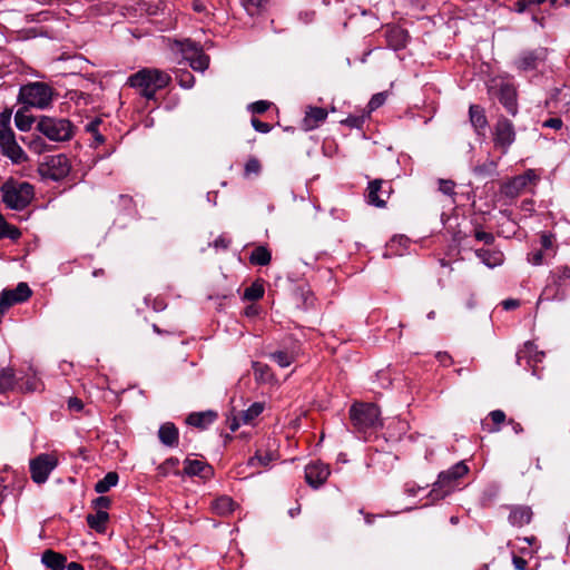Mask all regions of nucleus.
Segmentation results:
<instances>
[{"label":"nucleus","mask_w":570,"mask_h":570,"mask_svg":"<svg viewBox=\"0 0 570 570\" xmlns=\"http://www.w3.org/2000/svg\"><path fill=\"white\" fill-rule=\"evenodd\" d=\"M170 81V75L163 70L142 68L128 78L127 85L137 89L141 97L153 100L156 92L169 86Z\"/></svg>","instance_id":"1"},{"label":"nucleus","mask_w":570,"mask_h":570,"mask_svg":"<svg viewBox=\"0 0 570 570\" xmlns=\"http://www.w3.org/2000/svg\"><path fill=\"white\" fill-rule=\"evenodd\" d=\"M469 473V466L464 461H460L445 471L439 473L436 481L432 484V489L428 498L432 502L443 500L454 491L460 489L461 479Z\"/></svg>","instance_id":"2"},{"label":"nucleus","mask_w":570,"mask_h":570,"mask_svg":"<svg viewBox=\"0 0 570 570\" xmlns=\"http://www.w3.org/2000/svg\"><path fill=\"white\" fill-rule=\"evenodd\" d=\"M570 296V265L562 264L552 268L547 277L539 302H563Z\"/></svg>","instance_id":"3"},{"label":"nucleus","mask_w":570,"mask_h":570,"mask_svg":"<svg viewBox=\"0 0 570 570\" xmlns=\"http://www.w3.org/2000/svg\"><path fill=\"white\" fill-rule=\"evenodd\" d=\"M2 203L10 209L23 210L35 197V187L28 181L9 179L0 187Z\"/></svg>","instance_id":"4"},{"label":"nucleus","mask_w":570,"mask_h":570,"mask_svg":"<svg viewBox=\"0 0 570 570\" xmlns=\"http://www.w3.org/2000/svg\"><path fill=\"white\" fill-rule=\"evenodd\" d=\"M55 89L47 82L32 81L19 89L18 101L24 108L47 109L55 97Z\"/></svg>","instance_id":"5"},{"label":"nucleus","mask_w":570,"mask_h":570,"mask_svg":"<svg viewBox=\"0 0 570 570\" xmlns=\"http://www.w3.org/2000/svg\"><path fill=\"white\" fill-rule=\"evenodd\" d=\"M350 420L360 433L376 431L382 426L381 411L374 403H355L350 409Z\"/></svg>","instance_id":"6"},{"label":"nucleus","mask_w":570,"mask_h":570,"mask_svg":"<svg viewBox=\"0 0 570 570\" xmlns=\"http://www.w3.org/2000/svg\"><path fill=\"white\" fill-rule=\"evenodd\" d=\"M36 130L51 141H68L73 137L75 126L67 118L40 116L36 124Z\"/></svg>","instance_id":"7"},{"label":"nucleus","mask_w":570,"mask_h":570,"mask_svg":"<svg viewBox=\"0 0 570 570\" xmlns=\"http://www.w3.org/2000/svg\"><path fill=\"white\" fill-rule=\"evenodd\" d=\"M11 116L12 111L8 108L0 112V147L4 156L18 164L26 159V155L16 141V136L11 128Z\"/></svg>","instance_id":"8"},{"label":"nucleus","mask_w":570,"mask_h":570,"mask_svg":"<svg viewBox=\"0 0 570 570\" xmlns=\"http://www.w3.org/2000/svg\"><path fill=\"white\" fill-rule=\"evenodd\" d=\"M517 139L513 122L504 116H500L492 128V141L495 149L502 155L508 154Z\"/></svg>","instance_id":"9"},{"label":"nucleus","mask_w":570,"mask_h":570,"mask_svg":"<svg viewBox=\"0 0 570 570\" xmlns=\"http://www.w3.org/2000/svg\"><path fill=\"white\" fill-rule=\"evenodd\" d=\"M490 94L498 98L511 116L518 114V94L513 82L504 79L494 80Z\"/></svg>","instance_id":"10"},{"label":"nucleus","mask_w":570,"mask_h":570,"mask_svg":"<svg viewBox=\"0 0 570 570\" xmlns=\"http://www.w3.org/2000/svg\"><path fill=\"white\" fill-rule=\"evenodd\" d=\"M70 170L71 164L63 154L47 157L46 161L39 167L40 175L53 181L62 180L69 175Z\"/></svg>","instance_id":"11"},{"label":"nucleus","mask_w":570,"mask_h":570,"mask_svg":"<svg viewBox=\"0 0 570 570\" xmlns=\"http://www.w3.org/2000/svg\"><path fill=\"white\" fill-rule=\"evenodd\" d=\"M57 465L58 459L52 453H41L31 459L29 470L32 481L37 484L45 483Z\"/></svg>","instance_id":"12"},{"label":"nucleus","mask_w":570,"mask_h":570,"mask_svg":"<svg viewBox=\"0 0 570 570\" xmlns=\"http://www.w3.org/2000/svg\"><path fill=\"white\" fill-rule=\"evenodd\" d=\"M392 193V185L383 179H373L368 181L365 198L368 205L377 208H384Z\"/></svg>","instance_id":"13"},{"label":"nucleus","mask_w":570,"mask_h":570,"mask_svg":"<svg viewBox=\"0 0 570 570\" xmlns=\"http://www.w3.org/2000/svg\"><path fill=\"white\" fill-rule=\"evenodd\" d=\"M32 291L27 283H19L14 289H3L0 294V309L8 311L14 304L28 301Z\"/></svg>","instance_id":"14"},{"label":"nucleus","mask_w":570,"mask_h":570,"mask_svg":"<svg viewBox=\"0 0 570 570\" xmlns=\"http://www.w3.org/2000/svg\"><path fill=\"white\" fill-rule=\"evenodd\" d=\"M331 474L330 466L322 462H313L305 468V480L314 489L322 487Z\"/></svg>","instance_id":"15"},{"label":"nucleus","mask_w":570,"mask_h":570,"mask_svg":"<svg viewBox=\"0 0 570 570\" xmlns=\"http://www.w3.org/2000/svg\"><path fill=\"white\" fill-rule=\"evenodd\" d=\"M547 58L546 48H537L534 50L523 51L518 58L517 66L519 69L529 71L538 68L539 63Z\"/></svg>","instance_id":"16"},{"label":"nucleus","mask_w":570,"mask_h":570,"mask_svg":"<svg viewBox=\"0 0 570 570\" xmlns=\"http://www.w3.org/2000/svg\"><path fill=\"white\" fill-rule=\"evenodd\" d=\"M508 508L510 510L508 520L511 525L521 528L531 522L533 512L529 505L514 504Z\"/></svg>","instance_id":"17"},{"label":"nucleus","mask_w":570,"mask_h":570,"mask_svg":"<svg viewBox=\"0 0 570 570\" xmlns=\"http://www.w3.org/2000/svg\"><path fill=\"white\" fill-rule=\"evenodd\" d=\"M184 473L189 476L209 479L214 474V469L205 461L186 459L184 461Z\"/></svg>","instance_id":"18"},{"label":"nucleus","mask_w":570,"mask_h":570,"mask_svg":"<svg viewBox=\"0 0 570 570\" xmlns=\"http://www.w3.org/2000/svg\"><path fill=\"white\" fill-rule=\"evenodd\" d=\"M327 118L326 109L322 107H308L302 121L304 130H313Z\"/></svg>","instance_id":"19"},{"label":"nucleus","mask_w":570,"mask_h":570,"mask_svg":"<svg viewBox=\"0 0 570 570\" xmlns=\"http://www.w3.org/2000/svg\"><path fill=\"white\" fill-rule=\"evenodd\" d=\"M217 412L213 410L204 412H193L187 416L186 423L191 426L204 430L208 428L212 423H214L217 420Z\"/></svg>","instance_id":"20"},{"label":"nucleus","mask_w":570,"mask_h":570,"mask_svg":"<svg viewBox=\"0 0 570 570\" xmlns=\"http://www.w3.org/2000/svg\"><path fill=\"white\" fill-rule=\"evenodd\" d=\"M158 438L161 444L169 448H176L178 445L179 431L174 423L166 422L160 425L158 430Z\"/></svg>","instance_id":"21"},{"label":"nucleus","mask_w":570,"mask_h":570,"mask_svg":"<svg viewBox=\"0 0 570 570\" xmlns=\"http://www.w3.org/2000/svg\"><path fill=\"white\" fill-rule=\"evenodd\" d=\"M475 256L488 267L494 268L501 266L504 262V255L499 249L479 248L474 250Z\"/></svg>","instance_id":"22"},{"label":"nucleus","mask_w":570,"mask_h":570,"mask_svg":"<svg viewBox=\"0 0 570 570\" xmlns=\"http://www.w3.org/2000/svg\"><path fill=\"white\" fill-rule=\"evenodd\" d=\"M469 118L475 132L478 135H484V130L488 127L484 108L480 105H471L469 108Z\"/></svg>","instance_id":"23"},{"label":"nucleus","mask_w":570,"mask_h":570,"mask_svg":"<svg viewBox=\"0 0 570 570\" xmlns=\"http://www.w3.org/2000/svg\"><path fill=\"white\" fill-rule=\"evenodd\" d=\"M491 422L488 420L482 421V430L488 433H495L501 430V425L505 422L507 415L502 410L491 411L488 415Z\"/></svg>","instance_id":"24"},{"label":"nucleus","mask_w":570,"mask_h":570,"mask_svg":"<svg viewBox=\"0 0 570 570\" xmlns=\"http://www.w3.org/2000/svg\"><path fill=\"white\" fill-rule=\"evenodd\" d=\"M42 563L51 570H63L66 567L67 558L53 550H46L41 557Z\"/></svg>","instance_id":"25"},{"label":"nucleus","mask_w":570,"mask_h":570,"mask_svg":"<svg viewBox=\"0 0 570 570\" xmlns=\"http://www.w3.org/2000/svg\"><path fill=\"white\" fill-rule=\"evenodd\" d=\"M387 43L394 50H400L406 46L407 32L401 28L394 27L386 31Z\"/></svg>","instance_id":"26"},{"label":"nucleus","mask_w":570,"mask_h":570,"mask_svg":"<svg viewBox=\"0 0 570 570\" xmlns=\"http://www.w3.org/2000/svg\"><path fill=\"white\" fill-rule=\"evenodd\" d=\"M109 520V514L106 511H97L96 513H90L86 517L87 524L89 528L94 529L98 533H105L107 529V522Z\"/></svg>","instance_id":"27"},{"label":"nucleus","mask_w":570,"mask_h":570,"mask_svg":"<svg viewBox=\"0 0 570 570\" xmlns=\"http://www.w3.org/2000/svg\"><path fill=\"white\" fill-rule=\"evenodd\" d=\"M272 261V253L266 246H257L249 256V263L255 266H267Z\"/></svg>","instance_id":"28"},{"label":"nucleus","mask_w":570,"mask_h":570,"mask_svg":"<svg viewBox=\"0 0 570 570\" xmlns=\"http://www.w3.org/2000/svg\"><path fill=\"white\" fill-rule=\"evenodd\" d=\"M544 356L543 352L534 353V345L530 342L524 344V347L517 353V363L522 365V361L527 360V363H530V360L534 362H540Z\"/></svg>","instance_id":"29"},{"label":"nucleus","mask_w":570,"mask_h":570,"mask_svg":"<svg viewBox=\"0 0 570 570\" xmlns=\"http://www.w3.org/2000/svg\"><path fill=\"white\" fill-rule=\"evenodd\" d=\"M212 509L218 515H227L234 510V501L226 495L219 497L213 501Z\"/></svg>","instance_id":"30"},{"label":"nucleus","mask_w":570,"mask_h":570,"mask_svg":"<svg viewBox=\"0 0 570 570\" xmlns=\"http://www.w3.org/2000/svg\"><path fill=\"white\" fill-rule=\"evenodd\" d=\"M21 237V232L18 227L9 224L6 218L0 215V239L9 238L18 240Z\"/></svg>","instance_id":"31"},{"label":"nucleus","mask_w":570,"mask_h":570,"mask_svg":"<svg viewBox=\"0 0 570 570\" xmlns=\"http://www.w3.org/2000/svg\"><path fill=\"white\" fill-rule=\"evenodd\" d=\"M180 51L183 53V57L189 61L191 60L194 57H197L198 53H202L204 50H203V47L190 40V39H185L184 41H181L180 43Z\"/></svg>","instance_id":"32"},{"label":"nucleus","mask_w":570,"mask_h":570,"mask_svg":"<svg viewBox=\"0 0 570 570\" xmlns=\"http://www.w3.org/2000/svg\"><path fill=\"white\" fill-rule=\"evenodd\" d=\"M119 476L117 472H108L101 480H99L95 484V491L97 493H106L110 490V488L115 487L118 483Z\"/></svg>","instance_id":"33"},{"label":"nucleus","mask_w":570,"mask_h":570,"mask_svg":"<svg viewBox=\"0 0 570 570\" xmlns=\"http://www.w3.org/2000/svg\"><path fill=\"white\" fill-rule=\"evenodd\" d=\"M277 456V453L274 451L262 453L261 450H257L255 455L248 460V465L255 466L258 464L261 466H267L272 461H275Z\"/></svg>","instance_id":"34"},{"label":"nucleus","mask_w":570,"mask_h":570,"mask_svg":"<svg viewBox=\"0 0 570 570\" xmlns=\"http://www.w3.org/2000/svg\"><path fill=\"white\" fill-rule=\"evenodd\" d=\"M33 116L28 115L23 109H19L14 115L16 127L21 131H28L31 129L32 124L37 121Z\"/></svg>","instance_id":"35"},{"label":"nucleus","mask_w":570,"mask_h":570,"mask_svg":"<svg viewBox=\"0 0 570 570\" xmlns=\"http://www.w3.org/2000/svg\"><path fill=\"white\" fill-rule=\"evenodd\" d=\"M263 410L264 404L261 402H255L247 410L239 411L238 413L243 424H249L262 414Z\"/></svg>","instance_id":"36"},{"label":"nucleus","mask_w":570,"mask_h":570,"mask_svg":"<svg viewBox=\"0 0 570 570\" xmlns=\"http://www.w3.org/2000/svg\"><path fill=\"white\" fill-rule=\"evenodd\" d=\"M16 384L14 371L11 367L0 370V393H4L13 389Z\"/></svg>","instance_id":"37"},{"label":"nucleus","mask_w":570,"mask_h":570,"mask_svg":"<svg viewBox=\"0 0 570 570\" xmlns=\"http://www.w3.org/2000/svg\"><path fill=\"white\" fill-rule=\"evenodd\" d=\"M498 167V161L493 159H488L483 164L476 165L473 168V174L478 177H491L495 174Z\"/></svg>","instance_id":"38"},{"label":"nucleus","mask_w":570,"mask_h":570,"mask_svg":"<svg viewBox=\"0 0 570 570\" xmlns=\"http://www.w3.org/2000/svg\"><path fill=\"white\" fill-rule=\"evenodd\" d=\"M22 142L28 146V148L36 153V154H42L47 150V144L45 142L43 138L40 136L31 135L29 137H22Z\"/></svg>","instance_id":"39"},{"label":"nucleus","mask_w":570,"mask_h":570,"mask_svg":"<svg viewBox=\"0 0 570 570\" xmlns=\"http://www.w3.org/2000/svg\"><path fill=\"white\" fill-rule=\"evenodd\" d=\"M527 187L525 178L515 176L504 186V194L510 197L518 196Z\"/></svg>","instance_id":"40"},{"label":"nucleus","mask_w":570,"mask_h":570,"mask_svg":"<svg viewBox=\"0 0 570 570\" xmlns=\"http://www.w3.org/2000/svg\"><path fill=\"white\" fill-rule=\"evenodd\" d=\"M252 368L256 381L268 382L272 379L271 367L267 364L253 362Z\"/></svg>","instance_id":"41"},{"label":"nucleus","mask_w":570,"mask_h":570,"mask_svg":"<svg viewBox=\"0 0 570 570\" xmlns=\"http://www.w3.org/2000/svg\"><path fill=\"white\" fill-rule=\"evenodd\" d=\"M268 356L281 367H287L295 361V354L288 351H276Z\"/></svg>","instance_id":"42"},{"label":"nucleus","mask_w":570,"mask_h":570,"mask_svg":"<svg viewBox=\"0 0 570 570\" xmlns=\"http://www.w3.org/2000/svg\"><path fill=\"white\" fill-rule=\"evenodd\" d=\"M264 286L259 282L252 283L250 286L246 287L244 291L243 298L246 301H258L264 296Z\"/></svg>","instance_id":"43"},{"label":"nucleus","mask_w":570,"mask_h":570,"mask_svg":"<svg viewBox=\"0 0 570 570\" xmlns=\"http://www.w3.org/2000/svg\"><path fill=\"white\" fill-rule=\"evenodd\" d=\"M262 171V164L258 158L249 157L244 166V177L258 176Z\"/></svg>","instance_id":"44"},{"label":"nucleus","mask_w":570,"mask_h":570,"mask_svg":"<svg viewBox=\"0 0 570 570\" xmlns=\"http://www.w3.org/2000/svg\"><path fill=\"white\" fill-rule=\"evenodd\" d=\"M102 120L100 118H95L90 122L86 125V131L90 132L94 137V140L97 145L105 142V137L99 132V126Z\"/></svg>","instance_id":"45"},{"label":"nucleus","mask_w":570,"mask_h":570,"mask_svg":"<svg viewBox=\"0 0 570 570\" xmlns=\"http://www.w3.org/2000/svg\"><path fill=\"white\" fill-rule=\"evenodd\" d=\"M189 66L196 71H205L209 66V57L203 51L188 61Z\"/></svg>","instance_id":"46"},{"label":"nucleus","mask_w":570,"mask_h":570,"mask_svg":"<svg viewBox=\"0 0 570 570\" xmlns=\"http://www.w3.org/2000/svg\"><path fill=\"white\" fill-rule=\"evenodd\" d=\"M266 0H243V6L249 16H256L261 12Z\"/></svg>","instance_id":"47"},{"label":"nucleus","mask_w":570,"mask_h":570,"mask_svg":"<svg viewBox=\"0 0 570 570\" xmlns=\"http://www.w3.org/2000/svg\"><path fill=\"white\" fill-rule=\"evenodd\" d=\"M177 80L179 86L185 89H190L195 85V77L188 70H180L177 75Z\"/></svg>","instance_id":"48"},{"label":"nucleus","mask_w":570,"mask_h":570,"mask_svg":"<svg viewBox=\"0 0 570 570\" xmlns=\"http://www.w3.org/2000/svg\"><path fill=\"white\" fill-rule=\"evenodd\" d=\"M178 465H179V460L177 458L171 456L158 466V474L166 476L171 471L177 469Z\"/></svg>","instance_id":"49"},{"label":"nucleus","mask_w":570,"mask_h":570,"mask_svg":"<svg viewBox=\"0 0 570 570\" xmlns=\"http://www.w3.org/2000/svg\"><path fill=\"white\" fill-rule=\"evenodd\" d=\"M116 204L122 212L127 213H130L135 207L132 197L125 194H120L117 196Z\"/></svg>","instance_id":"50"},{"label":"nucleus","mask_w":570,"mask_h":570,"mask_svg":"<svg viewBox=\"0 0 570 570\" xmlns=\"http://www.w3.org/2000/svg\"><path fill=\"white\" fill-rule=\"evenodd\" d=\"M386 92H377L373 95L367 104L368 111L372 112L380 108L381 106H383L386 100Z\"/></svg>","instance_id":"51"},{"label":"nucleus","mask_w":570,"mask_h":570,"mask_svg":"<svg viewBox=\"0 0 570 570\" xmlns=\"http://www.w3.org/2000/svg\"><path fill=\"white\" fill-rule=\"evenodd\" d=\"M272 106V102L267 100H258L248 106V110L252 111L254 115H262L266 112Z\"/></svg>","instance_id":"52"},{"label":"nucleus","mask_w":570,"mask_h":570,"mask_svg":"<svg viewBox=\"0 0 570 570\" xmlns=\"http://www.w3.org/2000/svg\"><path fill=\"white\" fill-rule=\"evenodd\" d=\"M474 237L479 242H483L485 245H492L494 243V235L481 229L474 230Z\"/></svg>","instance_id":"53"},{"label":"nucleus","mask_w":570,"mask_h":570,"mask_svg":"<svg viewBox=\"0 0 570 570\" xmlns=\"http://www.w3.org/2000/svg\"><path fill=\"white\" fill-rule=\"evenodd\" d=\"M250 124L256 131L262 134H267L272 130V126L269 124L264 122L256 117L252 118Z\"/></svg>","instance_id":"54"},{"label":"nucleus","mask_w":570,"mask_h":570,"mask_svg":"<svg viewBox=\"0 0 570 570\" xmlns=\"http://www.w3.org/2000/svg\"><path fill=\"white\" fill-rule=\"evenodd\" d=\"M92 505L97 511H104L102 509H109L111 505V500L108 497H98L92 500Z\"/></svg>","instance_id":"55"},{"label":"nucleus","mask_w":570,"mask_h":570,"mask_svg":"<svg viewBox=\"0 0 570 570\" xmlns=\"http://www.w3.org/2000/svg\"><path fill=\"white\" fill-rule=\"evenodd\" d=\"M454 187H455V184L452 180H446V179L439 180V190L441 193H443L444 195L454 194Z\"/></svg>","instance_id":"56"},{"label":"nucleus","mask_w":570,"mask_h":570,"mask_svg":"<svg viewBox=\"0 0 570 570\" xmlns=\"http://www.w3.org/2000/svg\"><path fill=\"white\" fill-rule=\"evenodd\" d=\"M527 11L531 10L532 7H539L544 3H549L550 7H558L559 0H524Z\"/></svg>","instance_id":"57"},{"label":"nucleus","mask_w":570,"mask_h":570,"mask_svg":"<svg viewBox=\"0 0 570 570\" xmlns=\"http://www.w3.org/2000/svg\"><path fill=\"white\" fill-rule=\"evenodd\" d=\"M563 126L562 119L559 117H552L542 122L543 128H551L554 130H560Z\"/></svg>","instance_id":"58"},{"label":"nucleus","mask_w":570,"mask_h":570,"mask_svg":"<svg viewBox=\"0 0 570 570\" xmlns=\"http://www.w3.org/2000/svg\"><path fill=\"white\" fill-rule=\"evenodd\" d=\"M342 124L351 128H361L364 124V117L350 116L346 119L342 120Z\"/></svg>","instance_id":"59"},{"label":"nucleus","mask_w":570,"mask_h":570,"mask_svg":"<svg viewBox=\"0 0 570 570\" xmlns=\"http://www.w3.org/2000/svg\"><path fill=\"white\" fill-rule=\"evenodd\" d=\"M68 409L73 412H80L83 409V403L78 397H70L68 400Z\"/></svg>","instance_id":"60"},{"label":"nucleus","mask_w":570,"mask_h":570,"mask_svg":"<svg viewBox=\"0 0 570 570\" xmlns=\"http://www.w3.org/2000/svg\"><path fill=\"white\" fill-rule=\"evenodd\" d=\"M213 245L216 249H227L230 245V239L225 236H219L214 240Z\"/></svg>","instance_id":"61"},{"label":"nucleus","mask_w":570,"mask_h":570,"mask_svg":"<svg viewBox=\"0 0 570 570\" xmlns=\"http://www.w3.org/2000/svg\"><path fill=\"white\" fill-rule=\"evenodd\" d=\"M528 261L532 265H541L542 262H543V253H542V250H535V252L529 254Z\"/></svg>","instance_id":"62"},{"label":"nucleus","mask_w":570,"mask_h":570,"mask_svg":"<svg viewBox=\"0 0 570 570\" xmlns=\"http://www.w3.org/2000/svg\"><path fill=\"white\" fill-rule=\"evenodd\" d=\"M512 563L517 570H527L528 561L519 556H513Z\"/></svg>","instance_id":"63"},{"label":"nucleus","mask_w":570,"mask_h":570,"mask_svg":"<svg viewBox=\"0 0 570 570\" xmlns=\"http://www.w3.org/2000/svg\"><path fill=\"white\" fill-rule=\"evenodd\" d=\"M542 248L549 249L553 245V236L551 234H542L540 238Z\"/></svg>","instance_id":"64"}]
</instances>
